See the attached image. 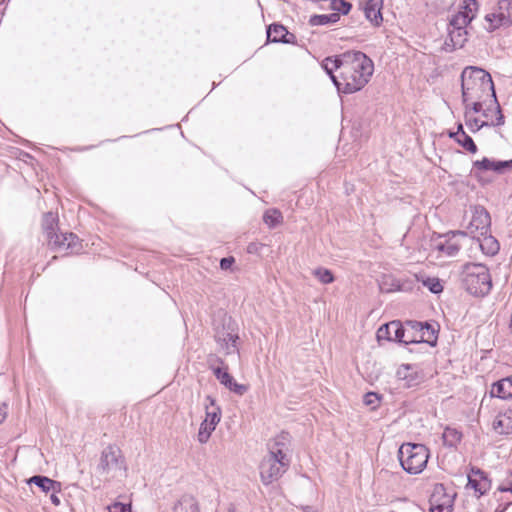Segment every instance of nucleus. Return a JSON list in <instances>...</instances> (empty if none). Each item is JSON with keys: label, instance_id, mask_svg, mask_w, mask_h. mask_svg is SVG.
<instances>
[{"label": "nucleus", "instance_id": "nucleus-1", "mask_svg": "<svg viewBox=\"0 0 512 512\" xmlns=\"http://www.w3.org/2000/svg\"><path fill=\"white\" fill-rule=\"evenodd\" d=\"M462 101L468 108L470 100H490L495 105L496 120L492 125L504 124V116L497 101L491 75L482 68L469 66L461 74Z\"/></svg>", "mask_w": 512, "mask_h": 512}, {"label": "nucleus", "instance_id": "nucleus-2", "mask_svg": "<svg viewBox=\"0 0 512 512\" xmlns=\"http://www.w3.org/2000/svg\"><path fill=\"white\" fill-rule=\"evenodd\" d=\"M340 79L333 78L339 93L352 94L363 89L374 72L373 61L361 51H347Z\"/></svg>", "mask_w": 512, "mask_h": 512}, {"label": "nucleus", "instance_id": "nucleus-3", "mask_svg": "<svg viewBox=\"0 0 512 512\" xmlns=\"http://www.w3.org/2000/svg\"><path fill=\"white\" fill-rule=\"evenodd\" d=\"M460 277L463 288L473 296H486L492 289L489 269L482 263L464 264Z\"/></svg>", "mask_w": 512, "mask_h": 512}, {"label": "nucleus", "instance_id": "nucleus-4", "mask_svg": "<svg viewBox=\"0 0 512 512\" xmlns=\"http://www.w3.org/2000/svg\"><path fill=\"white\" fill-rule=\"evenodd\" d=\"M479 9L477 0H463L460 10L452 16L449 22V39L453 48H462L467 41L466 27L476 17Z\"/></svg>", "mask_w": 512, "mask_h": 512}, {"label": "nucleus", "instance_id": "nucleus-5", "mask_svg": "<svg viewBox=\"0 0 512 512\" xmlns=\"http://www.w3.org/2000/svg\"><path fill=\"white\" fill-rule=\"evenodd\" d=\"M402 468L409 474H418L426 467L429 451L423 444L404 443L398 450Z\"/></svg>", "mask_w": 512, "mask_h": 512}, {"label": "nucleus", "instance_id": "nucleus-6", "mask_svg": "<svg viewBox=\"0 0 512 512\" xmlns=\"http://www.w3.org/2000/svg\"><path fill=\"white\" fill-rule=\"evenodd\" d=\"M291 462L284 460L268 453L261 461L259 470L260 478L264 485L268 486L271 483L280 479L283 474L289 469Z\"/></svg>", "mask_w": 512, "mask_h": 512}, {"label": "nucleus", "instance_id": "nucleus-7", "mask_svg": "<svg viewBox=\"0 0 512 512\" xmlns=\"http://www.w3.org/2000/svg\"><path fill=\"white\" fill-rule=\"evenodd\" d=\"M485 29L493 32L501 27H509L512 24L511 2L509 0H498L496 7L485 15Z\"/></svg>", "mask_w": 512, "mask_h": 512}, {"label": "nucleus", "instance_id": "nucleus-8", "mask_svg": "<svg viewBox=\"0 0 512 512\" xmlns=\"http://www.w3.org/2000/svg\"><path fill=\"white\" fill-rule=\"evenodd\" d=\"M209 368L212 370L216 379L231 392L236 395L242 396L248 391V387L243 384H239L235 381L234 377L228 372L227 367L224 369L217 366L215 367L213 363L224 364L222 358L216 355H209L208 357Z\"/></svg>", "mask_w": 512, "mask_h": 512}, {"label": "nucleus", "instance_id": "nucleus-9", "mask_svg": "<svg viewBox=\"0 0 512 512\" xmlns=\"http://www.w3.org/2000/svg\"><path fill=\"white\" fill-rule=\"evenodd\" d=\"M466 236L467 232L465 231H449L444 235H440L439 238L434 241V249L443 256L454 257L459 253L462 247L458 238H465Z\"/></svg>", "mask_w": 512, "mask_h": 512}, {"label": "nucleus", "instance_id": "nucleus-10", "mask_svg": "<svg viewBox=\"0 0 512 512\" xmlns=\"http://www.w3.org/2000/svg\"><path fill=\"white\" fill-rule=\"evenodd\" d=\"M48 245L55 251H65L68 254H78L82 250L79 238L74 233H60L50 239L46 238Z\"/></svg>", "mask_w": 512, "mask_h": 512}, {"label": "nucleus", "instance_id": "nucleus-11", "mask_svg": "<svg viewBox=\"0 0 512 512\" xmlns=\"http://www.w3.org/2000/svg\"><path fill=\"white\" fill-rule=\"evenodd\" d=\"M429 504L431 512H453L454 495L447 493L444 484L437 483L433 487Z\"/></svg>", "mask_w": 512, "mask_h": 512}, {"label": "nucleus", "instance_id": "nucleus-12", "mask_svg": "<svg viewBox=\"0 0 512 512\" xmlns=\"http://www.w3.org/2000/svg\"><path fill=\"white\" fill-rule=\"evenodd\" d=\"M122 464L123 459L120 449L116 446L109 445L101 453L97 470L101 475L109 474L112 471L120 470Z\"/></svg>", "mask_w": 512, "mask_h": 512}, {"label": "nucleus", "instance_id": "nucleus-13", "mask_svg": "<svg viewBox=\"0 0 512 512\" xmlns=\"http://www.w3.org/2000/svg\"><path fill=\"white\" fill-rule=\"evenodd\" d=\"M507 169H512V159L501 161V160H492L487 157H484L481 160H476L473 162L472 169L470 171V175L476 178L479 182L484 183L481 177V172L483 171H494L496 173H503Z\"/></svg>", "mask_w": 512, "mask_h": 512}, {"label": "nucleus", "instance_id": "nucleus-14", "mask_svg": "<svg viewBox=\"0 0 512 512\" xmlns=\"http://www.w3.org/2000/svg\"><path fill=\"white\" fill-rule=\"evenodd\" d=\"M408 328L404 327L400 321L394 320L389 323L383 324L377 331L378 341L387 340L399 343L409 344L406 334H409Z\"/></svg>", "mask_w": 512, "mask_h": 512}, {"label": "nucleus", "instance_id": "nucleus-15", "mask_svg": "<svg viewBox=\"0 0 512 512\" xmlns=\"http://www.w3.org/2000/svg\"><path fill=\"white\" fill-rule=\"evenodd\" d=\"M407 326L411 327V330H415L418 336L407 337V342L411 343H427L434 346L437 342V330L434 326L427 322L418 321H407Z\"/></svg>", "mask_w": 512, "mask_h": 512}, {"label": "nucleus", "instance_id": "nucleus-16", "mask_svg": "<svg viewBox=\"0 0 512 512\" xmlns=\"http://www.w3.org/2000/svg\"><path fill=\"white\" fill-rule=\"evenodd\" d=\"M291 435L281 431L267 443L268 453L278 456L281 459L292 460Z\"/></svg>", "mask_w": 512, "mask_h": 512}, {"label": "nucleus", "instance_id": "nucleus-17", "mask_svg": "<svg viewBox=\"0 0 512 512\" xmlns=\"http://www.w3.org/2000/svg\"><path fill=\"white\" fill-rule=\"evenodd\" d=\"M491 226V217L489 212L480 205L472 209V219L468 229L471 233L478 232L479 235H487Z\"/></svg>", "mask_w": 512, "mask_h": 512}, {"label": "nucleus", "instance_id": "nucleus-18", "mask_svg": "<svg viewBox=\"0 0 512 512\" xmlns=\"http://www.w3.org/2000/svg\"><path fill=\"white\" fill-rule=\"evenodd\" d=\"M214 339L226 355L239 353V349L237 347V341L239 340L238 333L230 327H223L221 330H217L215 332Z\"/></svg>", "mask_w": 512, "mask_h": 512}, {"label": "nucleus", "instance_id": "nucleus-19", "mask_svg": "<svg viewBox=\"0 0 512 512\" xmlns=\"http://www.w3.org/2000/svg\"><path fill=\"white\" fill-rule=\"evenodd\" d=\"M468 486L474 489L477 497L486 494L491 488V481L486 472L477 467H472L468 474Z\"/></svg>", "mask_w": 512, "mask_h": 512}, {"label": "nucleus", "instance_id": "nucleus-20", "mask_svg": "<svg viewBox=\"0 0 512 512\" xmlns=\"http://www.w3.org/2000/svg\"><path fill=\"white\" fill-rule=\"evenodd\" d=\"M267 40L273 43L295 44L297 38L282 24L273 23L267 27Z\"/></svg>", "mask_w": 512, "mask_h": 512}, {"label": "nucleus", "instance_id": "nucleus-21", "mask_svg": "<svg viewBox=\"0 0 512 512\" xmlns=\"http://www.w3.org/2000/svg\"><path fill=\"white\" fill-rule=\"evenodd\" d=\"M382 8L383 0H367L363 6L366 19L374 26H380L383 22Z\"/></svg>", "mask_w": 512, "mask_h": 512}, {"label": "nucleus", "instance_id": "nucleus-22", "mask_svg": "<svg viewBox=\"0 0 512 512\" xmlns=\"http://www.w3.org/2000/svg\"><path fill=\"white\" fill-rule=\"evenodd\" d=\"M28 484L36 485L42 492L48 494L49 492H61L62 484L59 481L53 480L47 476L34 475L27 481Z\"/></svg>", "mask_w": 512, "mask_h": 512}, {"label": "nucleus", "instance_id": "nucleus-23", "mask_svg": "<svg viewBox=\"0 0 512 512\" xmlns=\"http://www.w3.org/2000/svg\"><path fill=\"white\" fill-rule=\"evenodd\" d=\"M493 430L500 435L512 433V408L499 413L493 421Z\"/></svg>", "mask_w": 512, "mask_h": 512}, {"label": "nucleus", "instance_id": "nucleus-24", "mask_svg": "<svg viewBox=\"0 0 512 512\" xmlns=\"http://www.w3.org/2000/svg\"><path fill=\"white\" fill-rule=\"evenodd\" d=\"M344 56H346V52L340 55H336L334 57H327L323 61L322 67L325 70V72L330 76L332 81L333 78L336 80L340 79L339 76H341L342 63H344Z\"/></svg>", "mask_w": 512, "mask_h": 512}, {"label": "nucleus", "instance_id": "nucleus-25", "mask_svg": "<svg viewBox=\"0 0 512 512\" xmlns=\"http://www.w3.org/2000/svg\"><path fill=\"white\" fill-rule=\"evenodd\" d=\"M491 397L508 399L512 397V375L500 379L492 385L490 390Z\"/></svg>", "mask_w": 512, "mask_h": 512}, {"label": "nucleus", "instance_id": "nucleus-26", "mask_svg": "<svg viewBox=\"0 0 512 512\" xmlns=\"http://www.w3.org/2000/svg\"><path fill=\"white\" fill-rule=\"evenodd\" d=\"M221 420V409L216 405L215 399L207 395L205 397V419L204 421L208 422L209 425H216Z\"/></svg>", "mask_w": 512, "mask_h": 512}, {"label": "nucleus", "instance_id": "nucleus-27", "mask_svg": "<svg viewBox=\"0 0 512 512\" xmlns=\"http://www.w3.org/2000/svg\"><path fill=\"white\" fill-rule=\"evenodd\" d=\"M173 512H200L197 499L190 495H182L174 504Z\"/></svg>", "mask_w": 512, "mask_h": 512}, {"label": "nucleus", "instance_id": "nucleus-28", "mask_svg": "<svg viewBox=\"0 0 512 512\" xmlns=\"http://www.w3.org/2000/svg\"><path fill=\"white\" fill-rule=\"evenodd\" d=\"M43 230L46 238L52 239L57 232L58 216L53 212H48L43 217Z\"/></svg>", "mask_w": 512, "mask_h": 512}, {"label": "nucleus", "instance_id": "nucleus-29", "mask_svg": "<svg viewBox=\"0 0 512 512\" xmlns=\"http://www.w3.org/2000/svg\"><path fill=\"white\" fill-rule=\"evenodd\" d=\"M340 20V14L333 12L330 14H319L312 15L309 19L311 26H324L329 24L337 23Z\"/></svg>", "mask_w": 512, "mask_h": 512}, {"label": "nucleus", "instance_id": "nucleus-30", "mask_svg": "<svg viewBox=\"0 0 512 512\" xmlns=\"http://www.w3.org/2000/svg\"><path fill=\"white\" fill-rule=\"evenodd\" d=\"M449 137L453 138L464 149L474 154L477 152V146L473 139L467 133H449Z\"/></svg>", "mask_w": 512, "mask_h": 512}, {"label": "nucleus", "instance_id": "nucleus-31", "mask_svg": "<svg viewBox=\"0 0 512 512\" xmlns=\"http://www.w3.org/2000/svg\"><path fill=\"white\" fill-rule=\"evenodd\" d=\"M461 438L462 433L455 428L446 427L442 434L443 443L447 447H456L460 443Z\"/></svg>", "mask_w": 512, "mask_h": 512}, {"label": "nucleus", "instance_id": "nucleus-32", "mask_svg": "<svg viewBox=\"0 0 512 512\" xmlns=\"http://www.w3.org/2000/svg\"><path fill=\"white\" fill-rule=\"evenodd\" d=\"M484 238L480 243L481 250L484 254L493 256L498 253L500 245L493 236L483 235Z\"/></svg>", "mask_w": 512, "mask_h": 512}, {"label": "nucleus", "instance_id": "nucleus-33", "mask_svg": "<svg viewBox=\"0 0 512 512\" xmlns=\"http://www.w3.org/2000/svg\"><path fill=\"white\" fill-rule=\"evenodd\" d=\"M282 220L283 216L277 209H268L263 215V221L269 228H275Z\"/></svg>", "mask_w": 512, "mask_h": 512}, {"label": "nucleus", "instance_id": "nucleus-34", "mask_svg": "<svg viewBox=\"0 0 512 512\" xmlns=\"http://www.w3.org/2000/svg\"><path fill=\"white\" fill-rule=\"evenodd\" d=\"M465 119H466V125L470 128L472 132H476L480 130L484 126H493L492 123L495 121L484 122L480 121L478 118H472L470 115V112L468 111V108H465Z\"/></svg>", "mask_w": 512, "mask_h": 512}, {"label": "nucleus", "instance_id": "nucleus-35", "mask_svg": "<svg viewBox=\"0 0 512 512\" xmlns=\"http://www.w3.org/2000/svg\"><path fill=\"white\" fill-rule=\"evenodd\" d=\"M313 275L322 283L330 284L334 281V275L331 270L323 267H318L313 271Z\"/></svg>", "mask_w": 512, "mask_h": 512}, {"label": "nucleus", "instance_id": "nucleus-36", "mask_svg": "<svg viewBox=\"0 0 512 512\" xmlns=\"http://www.w3.org/2000/svg\"><path fill=\"white\" fill-rule=\"evenodd\" d=\"M215 428L216 425H209L208 422L203 420L198 432V441L202 444L206 443L209 440Z\"/></svg>", "mask_w": 512, "mask_h": 512}, {"label": "nucleus", "instance_id": "nucleus-37", "mask_svg": "<svg viewBox=\"0 0 512 512\" xmlns=\"http://www.w3.org/2000/svg\"><path fill=\"white\" fill-rule=\"evenodd\" d=\"M423 286L429 289V291L433 294H438L443 291V285L440 280L435 277H427L422 280Z\"/></svg>", "mask_w": 512, "mask_h": 512}, {"label": "nucleus", "instance_id": "nucleus-38", "mask_svg": "<svg viewBox=\"0 0 512 512\" xmlns=\"http://www.w3.org/2000/svg\"><path fill=\"white\" fill-rule=\"evenodd\" d=\"M331 7L337 13L346 15L350 12L352 4L346 0H332Z\"/></svg>", "mask_w": 512, "mask_h": 512}, {"label": "nucleus", "instance_id": "nucleus-39", "mask_svg": "<svg viewBox=\"0 0 512 512\" xmlns=\"http://www.w3.org/2000/svg\"><path fill=\"white\" fill-rule=\"evenodd\" d=\"M381 396L376 392H367L364 395L363 402L365 405L370 406L372 409H375L379 402H380Z\"/></svg>", "mask_w": 512, "mask_h": 512}, {"label": "nucleus", "instance_id": "nucleus-40", "mask_svg": "<svg viewBox=\"0 0 512 512\" xmlns=\"http://www.w3.org/2000/svg\"><path fill=\"white\" fill-rule=\"evenodd\" d=\"M487 102V100H470L468 111L471 113H479L482 112L484 104Z\"/></svg>", "mask_w": 512, "mask_h": 512}, {"label": "nucleus", "instance_id": "nucleus-41", "mask_svg": "<svg viewBox=\"0 0 512 512\" xmlns=\"http://www.w3.org/2000/svg\"><path fill=\"white\" fill-rule=\"evenodd\" d=\"M108 510L109 512H131V507L121 502H115L108 506Z\"/></svg>", "mask_w": 512, "mask_h": 512}, {"label": "nucleus", "instance_id": "nucleus-42", "mask_svg": "<svg viewBox=\"0 0 512 512\" xmlns=\"http://www.w3.org/2000/svg\"><path fill=\"white\" fill-rule=\"evenodd\" d=\"M498 491L510 492L512 494V473H510L506 479L499 485Z\"/></svg>", "mask_w": 512, "mask_h": 512}, {"label": "nucleus", "instance_id": "nucleus-43", "mask_svg": "<svg viewBox=\"0 0 512 512\" xmlns=\"http://www.w3.org/2000/svg\"><path fill=\"white\" fill-rule=\"evenodd\" d=\"M264 247L262 243L259 242H251L247 246V252L249 254H258L260 250Z\"/></svg>", "mask_w": 512, "mask_h": 512}, {"label": "nucleus", "instance_id": "nucleus-44", "mask_svg": "<svg viewBox=\"0 0 512 512\" xmlns=\"http://www.w3.org/2000/svg\"><path fill=\"white\" fill-rule=\"evenodd\" d=\"M235 262L232 256L224 257L220 260V268L222 270H228Z\"/></svg>", "mask_w": 512, "mask_h": 512}, {"label": "nucleus", "instance_id": "nucleus-45", "mask_svg": "<svg viewBox=\"0 0 512 512\" xmlns=\"http://www.w3.org/2000/svg\"><path fill=\"white\" fill-rule=\"evenodd\" d=\"M410 368V365H402L397 371V376L403 380L407 379Z\"/></svg>", "mask_w": 512, "mask_h": 512}, {"label": "nucleus", "instance_id": "nucleus-46", "mask_svg": "<svg viewBox=\"0 0 512 512\" xmlns=\"http://www.w3.org/2000/svg\"><path fill=\"white\" fill-rule=\"evenodd\" d=\"M50 493V501L54 506H59L61 504L60 497L58 494L60 492H49Z\"/></svg>", "mask_w": 512, "mask_h": 512}, {"label": "nucleus", "instance_id": "nucleus-47", "mask_svg": "<svg viewBox=\"0 0 512 512\" xmlns=\"http://www.w3.org/2000/svg\"><path fill=\"white\" fill-rule=\"evenodd\" d=\"M7 406L6 404H0V423H2L6 417L7 413Z\"/></svg>", "mask_w": 512, "mask_h": 512}, {"label": "nucleus", "instance_id": "nucleus-48", "mask_svg": "<svg viewBox=\"0 0 512 512\" xmlns=\"http://www.w3.org/2000/svg\"><path fill=\"white\" fill-rule=\"evenodd\" d=\"M404 327L408 328L410 333L405 335V338L407 337H413L418 336L417 332L415 330H411V327L407 326V322L405 323Z\"/></svg>", "mask_w": 512, "mask_h": 512}, {"label": "nucleus", "instance_id": "nucleus-49", "mask_svg": "<svg viewBox=\"0 0 512 512\" xmlns=\"http://www.w3.org/2000/svg\"><path fill=\"white\" fill-rule=\"evenodd\" d=\"M227 512H237L236 506L234 504H230L227 509Z\"/></svg>", "mask_w": 512, "mask_h": 512}, {"label": "nucleus", "instance_id": "nucleus-50", "mask_svg": "<svg viewBox=\"0 0 512 512\" xmlns=\"http://www.w3.org/2000/svg\"><path fill=\"white\" fill-rule=\"evenodd\" d=\"M455 133H466L463 129V125L462 124H458L457 126V131Z\"/></svg>", "mask_w": 512, "mask_h": 512}, {"label": "nucleus", "instance_id": "nucleus-51", "mask_svg": "<svg viewBox=\"0 0 512 512\" xmlns=\"http://www.w3.org/2000/svg\"><path fill=\"white\" fill-rule=\"evenodd\" d=\"M490 109L489 108H486V109H483L482 110V114L484 117L488 118L489 117V113H490Z\"/></svg>", "mask_w": 512, "mask_h": 512}, {"label": "nucleus", "instance_id": "nucleus-52", "mask_svg": "<svg viewBox=\"0 0 512 512\" xmlns=\"http://www.w3.org/2000/svg\"><path fill=\"white\" fill-rule=\"evenodd\" d=\"M304 510L305 512H314L313 508L310 506H307Z\"/></svg>", "mask_w": 512, "mask_h": 512}, {"label": "nucleus", "instance_id": "nucleus-53", "mask_svg": "<svg viewBox=\"0 0 512 512\" xmlns=\"http://www.w3.org/2000/svg\"><path fill=\"white\" fill-rule=\"evenodd\" d=\"M10 0H2V3H7L9 2Z\"/></svg>", "mask_w": 512, "mask_h": 512}, {"label": "nucleus", "instance_id": "nucleus-54", "mask_svg": "<svg viewBox=\"0 0 512 512\" xmlns=\"http://www.w3.org/2000/svg\"><path fill=\"white\" fill-rule=\"evenodd\" d=\"M407 385H408V386H411V385H412L411 381H408V382H407Z\"/></svg>", "mask_w": 512, "mask_h": 512}]
</instances>
